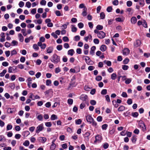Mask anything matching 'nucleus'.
Wrapping results in <instances>:
<instances>
[{"label":"nucleus","instance_id":"obj_1","mask_svg":"<svg viewBox=\"0 0 150 150\" xmlns=\"http://www.w3.org/2000/svg\"><path fill=\"white\" fill-rule=\"evenodd\" d=\"M51 61L54 64H57L60 61V57L56 54H54L51 57Z\"/></svg>","mask_w":150,"mask_h":150},{"label":"nucleus","instance_id":"obj_2","mask_svg":"<svg viewBox=\"0 0 150 150\" xmlns=\"http://www.w3.org/2000/svg\"><path fill=\"white\" fill-rule=\"evenodd\" d=\"M87 121L89 122L90 123H92L94 126H96L97 125L96 122L94 120L92 117L90 115H88L86 117Z\"/></svg>","mask_w":150,"mask_h":150},{"label":"nucleus","instance_id":"obj_3","mask_svg":"<svg viewBox=\"0 0 150 150\" xmlns=\"http://www.w3.org/2000/svg\"><path fill=\"white\" fill-rule=\"evenodd\" d=\"M139 126L142 128L143 131L146 130V128L144 122L142 121H140L139 122Z\"/></svg>","mask_w":150,"mask_h":150},{"label":"nucleus","instance_id":"obj_4","mask_svg":"<svg viewBox=\"0 0 150 150\" xmlns=\"http://www.w3.org/2000/svg\"><path fill=\"white\" fill-rule=\"evenodd\" d=\"M17 69V67L14 66L13 67H10L8 68V72L9 73H12L13 72L14 73L16 72L15 70Z\"/></svg>","mask_w":150,"mask_h":150},{"label":"nucleus","instance_id":"obj_5","mask_svg":"<svg viewBox=\"0 0 150 150\" xmlns=\"http://www.w3.org/2000/svg\"><path fill=\"white\" fill-rule=\"evenodd\" d=\"M43 128V124H40L37 127L36 129V132L37 133H39L42 130Z\"/></svg>","mask_w":150,"mask_h":150},{"label":"nucleus","instance_id":"obj_6","mask_svg":"<svg viewBox=\"0 0 150 150\" xmlns=\"http://www.w3.org/2000/svg\"><path fill=\"white\" fill-rule=\"evenodd\" d=\"M129 50L128 48H125L122 50V53L124 55H127L129 54Z\"/></svg>","mask_w":150,"mask_h":150},{"label":"nucleus","instance_id":"obj_7","mask_svg":"<svg viewBox=\"0 0 150 150\" xmlns=\"http://www.w3.org/2000/svg\"><path fill=\"white\" fill-rule=\"evenodd\" d=\"M98 38H105V34L103 31H100L97 35Z\"/></svg>","mask_w":150,"mask_h":150},{"label":"nucleus","instance_id":"obj_8","mask_svg":"<svg viewBox=\"0 0 150 150\" xmlns=\"http://www.w3.org/2000/svg\"><path fill=\"white\" fill-rule=\"evenodd\" d=\"M95 141L94 142H100L102 140V137L101 136L97 135L95 137Z\"/></svg>","mask_w":150,"mask_h":150},{"label":"nucleus","instance_id":"obj_9","mask_svg":"<svg viewBox=\"0 0 150 150\" xmlns=\"http://www.w3.org/2000/svg\"><path fill=\"white\" fill-rule=\"evenodd\" d=\"M38 139L40 142L43 143L45 142L47 140L45 137H40L38 138Z\"/></svg>","mask_w":150,"mask_h":150},{"label":"nucleus","instance_id":"obj_10","mask_svg":"<svg viewBox=\"0 0 150 150\" xmlns=\"http://www.w3.org/2000/svg\"><path fill=\"white\" fill-rule=\"evenodd\" d=\"M88 98V96L86 95L82 94L80 97V99L83 101H86Z\"/></svg>","mask_w":150,"mask_h":150},{"label":"nucleus","instance_id":"obj_11","mask_svg":"<svg viewBox=\"0 0 150 150\" xmlns=\"http://www.w3.org/2000/svg\"><path fill=\"white\" fill-rule=\"evenodd\" d=\"M85 57V59L86 61V62L88 65L91 64L90 62L91 60L89 57L88 56H83V58Z\"/></svg>","mask_w":150,"mask_h":150},{"label":"nucleus","instance_id":"obj_12","mask_svg":"<svg viewBox=\"0 0 150 150\" xmlns=\"http://www.w3.org/2000/svg\"><path fill=\"white\" fill-rule=\"evenodd\" d=\"M53 48L52 47H50L47 49V52L49 54H50L52 53L53 51Z\"/></svg>","mask_w":150,"mask_h":150},{"label":"nucleus","instance_id":"obj_13","mask_svg":"<svg viewBox=\"0 0 150 150\" xmlns=\"http://www.w3.org/2000/svg\"><path fill=\"white\" fill-rule=\"evenodd\" d=\"M137 21V19L135 16L132 17L131 19V22L133 24H135Z\"/></svg>","mask_w":150,"mask_h":150},{"label":"nucleus","instance_id":"obj_14","mask_svg":"<svg viewBox=\"0 0 150 150\" xmlns=\"http://www.w3.org/2000/svg\"><path fill=\"white\" fill-rule=\"evenodd\" d=\"M38 46H40L41 48L44 49L46 47V45L45 44H42V43L40 42H38Z\"/></svg>","mask_w":150,"mask_h":150},{"label":"nucleus","instance_id":"obj_15","mask_svg":"<svg viewBox=\"0 0 150 150\" xmlns=\"http://www.w3.org/2000/svg\"><path fill=\"white\" fill-rule=\"evenodd\" d=\"M71 31L73 32H76L77 30V28L74 25H72L71 26Z\"/></svg>","mask_w":150,"mask_h":150},{"label":"nucleus","instance_id":"obj_16","mask_svg":"<svg viewBox=\"0 0 150 150\" xmlns=\"http://www.w3.org/2000/svg\"><path fill=\"white\" fill-rule=\"evenodd\" d=\"M90 134L88 132H86L84 135V137L88 141L89 140L88 137L90 135Z\"/></svg>","mask_w":150,"mask_h":150},{"label":"nucleus","instance_id":"obj_17","mask_svg":"<svg viewBox=\"0 0 150 150\" xmlns=\"http://www.w3.org/2000/svg\"><path fill=\"white\" fill-rule=\"evenodd\" d=\"M141 44V42L139 40H136L134 43V46L136 47H138Z\"/></svg>","mask_w":150,"mask_h":150},{"label":"nucleus","instance_id":"obj_18","mask_svg":"<svg viewBox=\"0 0 150 150\" xmlns=\"http://www.w3.org/2000/svg\"><path fill=\"white\" fill-rule=\"evenodd\" d=\"M52 120H54L58 119L57 116L53 114L50 117Z\"/></svg>","mask_w":150,"mask_h":150},{"label":"nucleus","instance_id":"obj_19","mask_svg":"<svg viewBox=\"0 0 150 150\" xmlns=\"http://www.w3.org/2000/svg\"><path fill=\"white\" fill-rule=\"evenodd\" d=\"M107 49V47L106 45H102L100 47V50L102 52H104Z\"/></svg>","mask_w":150,"mask_h":150},{"label":"nucleus","instance_id":"obj_20","mask_svg":"<svg viewBox=\"0 0 150 150\" xmlns=\"http://www.w3.org/2000/svg\"><path fill=\"white\" fill-rule=\"evenodd\" d=\"M126 11L129 12V14H132L133 13V10L131 8H128L126 9Z\"/></svg>","mask_w":150,"mask_h":150},{"label":"nucleus","instance_id":"obj_21","mask_svg":"<svg viewBox=\"0 0 150 150\" xmlns=\"http://www.w3.org/2000/svg\"><path fill=\"white\" fill-rule=\"evenodd\" d=\"M87 9L86 8H84L83 9V12L82 13V15L84 16H86L87 15Z\"/></svg>","mask_w":150,"mask_h":150},{"label":"nucleus","instance_id":"obj_22","mask_svg":"<svg viewBox=\"0 0 150 150\" xmlns=\"http://www.w3.org/2000/svg\"><path fill=\"white\" fill-rule=\"evenodd\" d=\"M117 77V75L115 73H113L111 75V79L113 80H115Z\"/></svg>","mask_w":150,"mask_h":150},{"label":"nucleus","instance_id":"obj_23","mask_svg":"<svg viewBox=\"0 0 150 150\" xmlns=\"http://www.w3.org/2000/svg\"><path fill=\"white\" fill-rule=\"evenodd\" d=\"M125 109V107L123 106H120L118 109V110L119 112H122L124 111Z\"/></svg>","mask_w":150,"mask_h":150},{"label":"nucleus","instance_id":"obj_24","mask_svg":"<svg viewBox=\"0 0 150 150\" xmlns=\"http://www.w3.org/2000/svg\"><path fill=\"white\" fill-rule=\"evenodd\" d=\"M69 23L67 22L66 23V24L62 25V26L61 27L62 28V29L64 30V29H66L67 27V26L69 25Z\"/></svg>","mask_w":150,"mask_h":150},{"label":"nucleus","instance_id":"obj_25","mask_svg":"<svg viewBox=\"0 0 150 150\" xmlns=\"http://www.w3.org/2000/svg\"><path fill=\"white\" fill-rule=\"evenodd\" d=\"M74 51L73 49H71L69 50L68 51V54L71 55L72 56L73 55Z\"/></svg>","mask_w":150,"mask_h":150},{"label":"nucleus","instance_id":"obj_26","mask_svg":"<svg viewBox=\"0 0 150 150\" xmlns=\"http://www.w3.org/2000/svg\"><path fill=\"white\" fill-rule=\"evenodd\" d=\"M142 25L145 28H147V23L144 20H143Z\"/></svg>","mask_w":150,"mask_h":150},{"label":"nucleus","instance_id":"obj_27","mask_svg":"<svg viewBox=\"0 0 150 150\" xmlns=\"http://www.w3.org/2000/svg\"><path fill=\"white\" fill-rule=\"evenodd\" d=\"M136 137L135 135H133L132 138V142L134 143H135L137 140Z\"/></svg>","mask_w":150,"mask_h":150},{"label":"nucleus","instance_id":"obj_28","mask_svg":"<svg viewBox=\"0 0 150 150\" xmlns=\"http://www.w3.org/2000/svg\"><path fill=\"white\" fill-rule=\"evenodd\" d=\"M6 72V70L5 69L4 70L2 71L0 73V76L3 77L4 76Z\"/></svg>","mask_w":150,"mask_h":150},{"label":"nucleus","instance_id":"obj_29","mask_svg":"<svg viewBox=\"0 0 150 150\" xmlns=\"http://www.w3.org/2000/svg\"><path fill=\"white\" fill-rule=\"evenodd\" d=\"M37 118L39 121H42L43 120V116L42 115H40L37 116Z\"/></svg>","mask_w":150,"mask_h":150},{"label":"nucleus","instance_id":"obj_30","mask_svg":"<svg viewBox=\"0 0 150 150\" xmlns=\"http://www.w3.org/2000/svg\"><path fill=\"white\" fill-rule=\"evenodd\" d=\"M12 128V126L11 124H8L6 127V130L7 131L11 129Z\"/></svg>","mask_w":150,"mask_h":150},{"label":"nucleus","instance_id":"obj_31","mask_svg":"<svg viewBox=\"0 0 150 150\" xmlns=\"http://www.w3.org/2000/svg\"><path fill=\"white\" fill-rule=\"evenodd\" d=\"M31 3L29 1H27L26 3L25 6L28 8L31 7Z\"/></svg>","mask_w":150,"mask_h":150},{"label":"nucleus","instance_id":"obj_32","mask_svg":"<svg viewBox=\"0 0 150 150\" xmlns=\"http://www.w3.org/2000/svg\"><path fill=\"white\" fill-rule=\"evenodd\" d=\"M132 79L131 78L127 79L125 81V83L127 84H129L131 82Z\"/></svg>","mask_w":150,"mask_h":150},{"label":"nucleus","instance_id":"obj_33","mask_svg":"<svg viewBox=\"0 0 150 150\" xmlns=\"http://www.w3.org/2000/svg\"><path fill=\"white\" fill-rule=\"evenodd\" d=\"M29 144L30 142L29 141L26 140L23 143V144L25 146H28L29 145Z\"/></svg>","mask_w":150,"mask_h":150},{"label":"nucleus","instance_id":"obj_34","mask_svg":"<svg viewBox=\"0 0 150 150\" xmlns=\"http://www.w3.org/2000/svg\"><path fill=\"white\" fill-rule=\"evenodd\" d=\"M132 2L130 1H129L127 2V5L128 7H130L132 5Z\"/></svg>","mask_w":150,"mask_h":150},{"label":"nucleus","instance_id":"obj_35","mask_svg":"<svg viewBox=\"0 0 150 150\" xmlns=\"http://www.w3.org/2000/svg\"><path fill=\"white\" fill-rule=\"evenodd\" d=\"M78 26L79 28H82L83 27L84 25L83 23L80 22L78 24Z\"/></svg>","mask_w":150,"mask_h":150},{"label":"nucleus","instance_id":"obj_36","mask_svg":"<svg viewBox=\"0 0 150 150\" xmlns=\"http://www.w3.org/2000/svg\"><path fill=\"white\" fill-rule=\"evenodd\" d=\"M129 59L128 58H126L123 61V64H127L129 62Z\"/></svg>","mask_w":150,"mask_h":150},{"label":"nucleus","instance_id":"obj_37","mask_svg":"<svg viewBox=\"0 0 150 150\" xmlns=\"http://www.w3.org/2000/svg\"><path fill=\"white\" fill-rule=\"evenodd\" d=\"M6 140V139L4 136L0 135V141H5Z\"/></svg>","mask_w":150,"mask_h":150},{"label":"nucleus","instance_id":"obj_38","mask_svg":"<svg viewBox=\"0 0 150 150\" xmlns=\"http://www.w3.org/2000/svg\"><path fill=\"white\" fill-rule=\"evenodd\" d=\"M46 3V1L45 0H42L40 2V4L41 5L45 6V5Z\"/></svg>","mask_w":150,"mask_h":150},{"label":"nucleus","instance_id":"obj_39","mask_svg":"<svg viewBox=\"0 0 150 150\" xmlns=\"http://www.w3.org/2000/svg\"><path fill=\"white\" fill-rule=\"evenodd\" d=\"M96 28V29L98 30H101L103 29V26L100 25H98L97 26Z\"/></svg>","mask_w":150,"mask_h":150},{"label":"nucleus","instance_id":"obj_40","mask_svg":"<svg viewBox=\"0 0 150 150\" xmlns=\"http://www.w3.org/2000/svg\"><path fill=\"white\" fill-rule=\"evenodd\" d=\"M24 5V3L22 1H20L18 4V5L20 7H22Z\"/></svg>","mask_w":150,"mask_h":150},{"label":"nucleus","instance_id":"obj_41","mask_svg":"<svg viewBox=\"0 0 150 150\" xmlns=\"http://www.w3.org/2000/svg\"><path fill=\"white\" fill-rule=\"evenodd\" d=\"M56 145L55 144H52L51 145L50 147V149L51 150H54L56 147Z\"/></svg>","mask_w":150,"mask_h":150},{"label":"nucleus","instance_id":"obj_42","mask_svg":"<svg viewBox=\"0 0 150 150\" xmlns=\"http://www.w3.org/2000/svg\"><path fill=\"white\" fill-rule=\"evenodd\" d=\"M112 4L113 5L117 6L119 4L118 1V0H115L113 1Z\"/></svg>","mask_w":150,"mask_h":150},{"label":"nucleus","instance_id":"obj_43","mask_svg":"<svg viewBox=\"0 0 150 150\" xmlns=\"http://www.w3.org/2000/svg\"><path fill=\"white\" fill-rule=\"evenodd\" d=\"M102 77L101 76H98L96 77V81H100L102 80Z\"/></svg>","mask_w":150,"mask_h":150},{"label":"nucleus","instance_id":"obj_44","mask_svg":"<svg viewBox=\"0 0 150 150\" xmlns=\"http://www.w3.org/2000/svg\"><path fill=\"white\" fill-rule=\"evenodd\" d=\"M45 125L47 127H50L52 125L50 122H48L45 123Z\"/></svg>","mask_w":150,"mask_h":150},{"label":"nucleus","instance_id":"obj_45","mask_svg":"<svg viewBox=\"0 0 150 150\" xmlns=\"http://www.w3.org/2000/svg\"><path fill=\"white\" fill-rule=\"evenodd\" d=\"M55 13L57 16H60L61 15V13L59 11H55Z\"/></svg>","mask_w":150,"mask_h":150},{"label":"nucleus","instance_id":"obj_46","mask_svg":"<svg viewBox=\"0 0 150 150\" xmlns=\"http://www.w3.org/2000/svg\"><path fill=\"white\" fill-rule=\"evenodd\" d=\"M91 104L92 105H95L96 104V101L94 100H91L90 101Z\"/></svg>","mask_w":150,"mask_h":150},{"label":"nucleus","instance_id":"obj_47","mask_svg":"<svg viewBox=\"0 0 150 150\" xmlns=\"http://www.w3.org/2000/svg\"><path fill=\"white\" fill-rule=\"evenodd\" d=\"M82 121L80 119H79L75 121L76 124L77 125H79L81 123Z\"/></svg>","mask_w":150,"mask_h":150},{"label":"nucleus","instance_id":"obj_48","mask_svg":"<svg viewBox=\"0 0 150 150\" xmlns=\"http://www.w3.org/2000/svg\"><path fill=\"white\" fill-rule=\"evenodd\" d=\"M139 4L142 6H144V0H140L139 1Z\"/></svg>","mask_w":150,"mask_h":150},{"label":"nucleus","instance_id":"obj_49","mask_svg":"<svg viewBox=\"0 0 150 150\" xmlns=\"http://www.w3.org/2000/svg\"><path fill=\"white\" fill-rule=\"evenodd\" d=\"M21 31L23 35L24 36H25L27 35V33L25 32V29H22Z\"/></svg>","mask_w":150,"mask_h":150},{"label":"nucleus","instance_id":"obj_50","mask_svg":"<svg viewBox=\"0 0 150 150\" xmlns=\"http://www.w3.org/2000/svg\"><path fill=\"white\" fill-rule=\"evenodd\" d=\"M132 100L130 99L129 98L128 99L127 101V103L128 105H131L132 103Z\"/></svg>","mask_w":150,"mask_h":150},{"label":"nucleus","instance_id":"obj_51","mask_svg":"<svg viewBox=\"0 0 150 150\" xmlns=\"http://www.w3.org/2000/svg\"><path fill=\"white\" fill-rule=\"evenodd\" d=\"M28 27L29 28H32L34 27V25L33 24L30 23L28 25Z\"/></svg>","mask_w":150,"mask_h":150},{"label":"nucleus","instance_id":"obj_52","mask_svg":"<svg viewBox=\"0 0 150 150\" xmlns=\"http://www.w3.org/2000/svg\"><path fill=\"white\" fill-rule=\"evenodd\" d=\"M61 71V69L59 67L56 68L55 69V72L56 73H58Z\"/></svg>","mask_w":150,"mask_h":150},{"label":"nucleus","instance_id":"obj_53","mask_svg":"<svg viewBox=\"0 0 150 150\" xmlns=\"http://www.w3.org/2000/svg\"><path fill=\"white\" fill-rule=\"evenodd\" d=\"M85 104L84 103H81L80 106V108L81 109H83L85 106Z\"/></svg>","mask_w":150,"mask_h":150},{"label":"nucleus","instance_id":"obj_54","mask_svg":"<svg viewBox=\"0 0 150 150\" xmlns=\"http://www.w3.org/2000/svg\"><path fill=\"white\" fill-rule=\"evenodd\" d=\"M11 44L13 46H15V45H16L18 44V42L16 41L13 40Z\"/></svg>","mask_w":150,"mask_h":150},{"label":"nucleus","instance_id":"obj_55","mask_svg":"<svg viewBox=\"0 0 150 150\" xmlns=\"http://www.w3.org/2000/svg\"><path fill=\"white\" fill-rule=\"evenodd\" d=\"M105 98H106V100L107 102H110V97L108 95H107L105 96Z\"/></svg>","mask_w":150,"mask_h":150},{"label":"nucleus","instance_id":"obj_56","mask_svg":"<svg viewBox=\"0 0 150 150\" xmlns=\"http://www.w3.org/2000/svg\"><path fill=\"white\" fill-rule=\"evenodd\" d=\"M108 127V125L106 124H104L102 126V129L105 130Z\"/></svg>","mask_w":150,"mask_h":150},{"label":"nucleus","instance_id":"obj_57","mask_svg":"<svg viewBox=\"0 0 150 150\" xmlns=\"http://www.w3.org/2000/svg\"><path fill=\"white\" fill-rule=\"evenodd\" d=\"M129 68V67L126 65H123L122 67V69L124 70H127Z\"/></svg>","mask_w":150,"mask_h":150},{"label":"nucleus","instance_id":"obj_58","mask_svg":"<svg viewBox=\"0 0 150 150\" xmlns=\"http://www.w3.org/2000/svg\"><path fill=\"white\" fill-rule=\"evenodd\" d=\"M132 116L134 117H137L138 115V114L137 112H134L132 113Z\"/></svg>","mask_w":150,"mask_h":150},{"label":"nucleus","instance_id":"obj_59","mask_svg":"<svg viewBox=\"0 0 150 150\" xmlns=\"http://www.w3.org/2000/svg\"><path fill=\"white\" fill-rule=\"evenodd\" d=\"M36 12V8L33 9L31 11V13L33 14H35Z\"/></svg>","mask_w":150,"mask_h":150},{"label":"nucleus","instance_id":"obj_60","mask_svg":"<svg viewBox=\"0 0 150 150\" xmlns=\"http://www.w3.org/2000/svg\"><path fill=\"white\" fill-rule=\"evenodd\" d=\"M107 92V90L106 89H103L101 92V94L103 95H105L106 94Z\"/></svg>","mask_w":150,"mask_h":150},{"label":"nucleus","instance_id":"obj_61","mask_svg":"<svg viewBox=\"0 0 150 150\" xmlns=\"http://www.w3.org/2000/svg\"><path fill=\"white\" fill-rule=\"evenodd\" d=\"M105 14L103 12H101L100 14V17L101 19H103L105 18Z\"/></svg>","mask_w":150,"mask_h":150},{"label":"nucleus","instance_id":"obj_62","mask_svg":"<svg viewBox=\"0 0 150 150\" xmlns=\"http://www.w3.org/2000/svg\"><path fill=\"white\" fill-rule=\"evenodd\" d=\"M5 53L6 56L8 57L10 54V52L9 51H6L5 52Z\"/></svg>","mask_w":150,"mask_h":150},{"label":"nucleus","instance_id":"obj_63","mask_svg":"<svg viewBox=\"0 0 150 150\" xmlns=\"http://www.w3.org/2000/svg\"><path fill=\"white\" fill-rule=\"evenodd\" d=\"M85 33H86V31L84 30H81L80 32V35L81 36H83L84 35V34H85Z\"/></svg>","mask_w":150,"mask_h":150},{"label":"nucleus","instance_id":"obj_64","mask_svg":"<svg viewBox=\"0 0 150 150\" xmlns=\"http://www.w3.org/2000/svg\"><path fill=\"white\" fill-rule=\"evenodd\" d=\"M30 141L32 143H34L36 141V139L35 137H32L30 138Z\"/></svg>","mask_w":150,"mask_h":150}]
</instances>
